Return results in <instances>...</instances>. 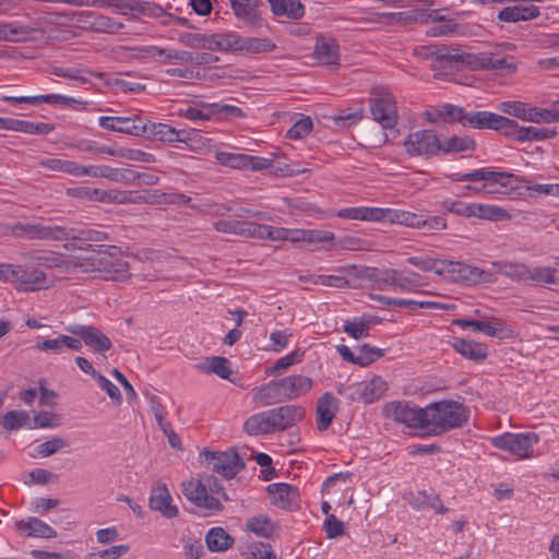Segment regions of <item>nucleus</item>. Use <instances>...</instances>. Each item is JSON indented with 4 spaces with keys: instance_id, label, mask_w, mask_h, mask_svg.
I'll use <instances>...</instances> for the list:
<instances>
[{
    "instance_id": "nucleus-1",
    "label": "nucleus",
    "mask_w": 559,
    "mask_h": 559,
    "mask_svg": "<svg viewBox=\"0 0 559 559\" xmlns=\"http://www.w3.org/2000/svg\"><path fill=\"white\" fill-rule=\"evenodd\" d=\"M74 278L99 277L126 282L131 277L130 266L118 247L88 245L74 254Z\"/></svg>"
},
{
    "instance_id": "nucleus-2",
    "label": "nucleus",
    "mask_w": 559,
    "mask_h": 559,
    "mask_svg": "<svg viewBox=\"0 0 559 559\" xmlns=\"http://www.w3.org/2000/svg\"><path fill=\"white\" fill-rule=\"evenodd\" d=\"M416 52L427 59H432L440 63L444 69L455 71L463 70L464 68L472 71L479 70H508L509 72L516 71V64L513 58H498L495 52H479L468 53L461 52L457 46L447 45H430L419 47Z\"/></svg>"
},
{
    "instance_id": "nucleus-3",
    "label": "nucleus",
    "mask_w": 559,
    "mask_h": 559,
    "mask_svg": "<svg viewBox=\"0 0 559 559\" xmlns=\"http://www.w3.org/2000/svg\"><path fill=\"white\" fill-rule=\"evenodd\" d=\"M306 409L299 405H284L250 416L243 429L251 436L283 431L305 418Z\"/></svg>"
},
{
    "instance_id": "nucleus-4",
    "label": "nucleus",
    "mask_w": 559,
    "mask_h": 559,
    "mask_svg": "<svg viewBox=\"0 0 559 559\" xmlns=\"http://www.w3.org/2000/svg\"><path fill=\"white\" fill-rule=\"evenodd\" d=\"M468 420V409L456 401H439L426 406L425 429L432 436L462 427Z\"/></svg>"
},
{
    "instance_id": "nucleus-5",
    "label": "nucleus",
    "mask_w": 559,
    "mask_h": 559,
    "mask_svg": "<svg viewBox=\"0 0 559 559\" xmlns=\"http://www.w3.org/2000/svg\"><path fill=\"white\" fill-rule=\"evenodd\" d=\"M440 116H447L450 122H457L465 128L499 130L510 124L509 118L490 111H465L463 107L444 104L440 107Z\"/></svg>"
},
{
    "instance_id": "nucleus-6",
    "label": "nucleus",
    "mask_w": 559,
    "mask_h": 559,
    "mask_svg": "<svg viewBox=\"0 0 559 559\" xmlns=\"http://www.w3.org/2000/svg\"><path fill=\"white\" fill-rule=\"evenodd\" d=\"M452 179L455 181H485L481 190L491 194H504L513 189L511 181L515 179V176L508 171L477 169L467 174L453 175Z\"/></svg>"
},
{
    "instance_id": "nucleus-7",
    "label": "nucleus",
    "mask_w": 559,
    "mask_h": 559,
    "mask_svg": "<svg viewBox=\"0 0 559 559\" xmlns=\"http://www.w3.org/2000/svg\"><path fill=\"white\" fill-rule=\"evenodd\" d=\"M370 111L374 121L383 129L396 126L399 115L394 96L385 87H374L371 93Z\"/></svg>"
},
{
    "instance_id": "nucleus-8",
    "label": "nucleus",
    "mask_w": 559,
    "mask_h": 559,
    "mask_svg": "<svg viewBox=\"0 0 559 559\" xmlns=\"http://www.w3.org/2000/svg\"><path fill=\"white\" fill-rule=\"evenodd\" d=\"M440 265V270H435V273L437 275L448 274L456 282H466L473 285L496 282V276L491 272L463 262L443 260Z\"/></svg>"
},
{
    "instance_id": "nucleus-9",
    "label": "nucleus",
    "mask_w": 559,
    "mask_h": 559,
    "mask_svg": "<svg viewBox=\"0 0 559 559\" xmlns=\"http://www.w3.org/2000/svg\"><path fill=\"white\" fill-rule=\"evenodd\" d=\"M539 436L535 432L512 433L506 432L492 439V445L499 450L508 451L519 460L534 456L533 445L538 443Z\"/></svg>"
},
{
    "instance_id": "nucleus-10",
    "label": "nucleus",
    "mask_w": 559,
    "mask_h": 559,
    "mask_svg": "<svg viewBox=\"0 0 559 559\" xmlns=\"http://www.w3.org/2000/svg\"><path fill=\"white\" fill-rule=\"evenodd\" d=\"M207 465L211 471L216 472L227 479L234 478L240 471L245 468V462L236 450L224 452L203 451Z\"/></svg>"
},
{
    "instance_id": "nucleus-11",
    "label": "nucleus",
    "mask_w": 559,
    "mask_h": 559,
    "mask_svg": "<svg viewBox=\"0 0 559 559\" xmlns=\"http://www.w3.org/2000/svg\"><path fill=\"white\" fill-rule=\"evenodd\" d=\"M383 414L386 418L405 424L411 428L425 429L426 407L411 406L407 402H391L384 405Z\"/></svg>"
},
{
    "instance_id": "nucleus-12",
    "label": "nucleus",
    "mask_w": 559,
    "mask_h": 559,
    "mask_svg": "<svg viewBox=\"0 0 559 559\" xmlns=\"http://www.w3.org/2000/svg\"><path fill=\"white\" fill-rule=\"evenodd\" d=\"M404 147L408 155L413 157L436 155L440 151V140L432 130H420L409 133Z\"/></svg>"
},
{
    "instance_id": "nucleus-13",
    "label": "nucleus",
    "mask_w": 559,
    "mask_h": 559,
    "mask_svg": "<svg viewBox=\"0 0 559 559\" xmlns=\"http://www.w3.org/2000/svg\"><path fill=\"white\" fill-rule=\"evenodd\" d=\"M12 231L17 237L31 240H63L70 236V230L63 226H44L40 224H16Z\"/></svg>"
},
{
    "instance_id": "nucleus-14",
    "label": "nucleus",
    "mask_w": 559,
    "mask_h": 559,
    "mask_svg": "<svg viewBox=\"0 0 559 559\" xmlns=\"http://www.w3.org/2000/svg\"><path fill=\"white\" fill-rule=\"evenodd\" d=\"M25 258L31 265L57 269L69 278H74V254L64 257L55 252H31Z\"/></svg>"
},
{
    "instance_id": "nucleus-15",
    "label": "nucleus",
    "mask_w": 559,
    "mask_h": 559,
    "mask_svg": "<svg viewBox=\"0 0 559 559\" xmlns=\"http://www.w3.org/2000/svg\"><path fill=\"white\" fill-rule=\"evenodd\" d=\"M76 26L83 31L116 34L124 25L109 16L93 11H83L76 14Z\"/></svg>"
},
{
    "instance_id": "nucleus-16",
    "label": "nucleus",
    "mask_w": 559,
    "mask_h": 559,
    "mask_svg": "<svg viewBox=\"0 0 559 559\" xmlns=\"http://www.w3.org/2000/svg\"><path fill=\"white\" fill-rule=\"evenodd\" d=\"M33 266L15 265L16 275L13 276V283L19 284L23 292H36L52 287L53 281L48 278L44 271Z\"/></svg>"
},
{
    "instance_id": "nucleus-17",
    "label": "nucleus",
    "mask_w": 559,
    "mask_h": 559,
    "mask_svg": "<svg viewBox=\"0 0 559 559\" xmlns=\"http://www.w3.org/2000/svg\"><path fill=\"white\" fill-rule=\"evenodd\" d=\"M183 496L199 508H205L211 511H221L223 504L221 501L207 493L206 485L201 479H190L182 484Z\"/></svg>"
},
{
    "instance_id": "nucleus-18",
    "label": "nucleus",
    "mask_w": 559,
    "mask_h": 559,
    "mask_svg": "<svg viewBox=\"0 0 559 559\" xmlns=\"http://www.w3.org/2000/svg\"><path fill=\"white\" fill-rule=\"evenodd\" d=\"M68 331L79 336L78 340H80L81 343L84 342L86 346L99 354L109 350L112 346L110 338L93 325H70Z\"/></svg>"
},
{
    "instance_id": "nucleus-19",
    "label": "nucleus",
    "mask_w": 559,
    "mask_h": 559,
    "mask_svg": "<svg viewBox=\"0 0 559 559\" xmlns=\"http://www.w3.org/2000/svg\"><path fill=\"white\" fill-rule=\"evenodd\" d=\"M271 503L283 510H293L298 506V488L288 484L278 483L267 486Z\"/></svg>"
},
{
    "instance_id": "nucleus-20",
    "label": "nucleus",
    "mask_w": 559,
    "mask_h": 559,
    "mask_svg": "<svg viewBox=\"0 0 559 559\" xmlns=\"http://www.w3.org/2000/svg\"><path fill=\"white\" fill-rule=\"evenodd\" d=\"M126 4L121 9V13L128 14L130 13L134 19L141 17H166L167 20L164 23H167L168 20L173 19L170 14H167L166 11L158 4L150 1H139V0H124Z\"/></svg>"
},
{
    "instance_id": "nucleus-21",
    "label": "nucleus",
    "mask_w": 559,
    "mask_h": 559,
    "mask_svg": "<svg viewBox=\"0 0 559 559\" xmlns=\"http://www.w3.org/2000/svg\"><path fill=\"white\" fill-rule=\"evenodd\" d=\"M313 57L322 66L336 68L340 64L337 40L332 37H319L314 45Z\"/></svg>"
},
{
    "instance_id": "nucleus-22",
    "label": "nucleus",
    "mask_w": 559,
    "mask_h": 559,
    "mask_svg": "<svg viewBox=\"0 0 559 559\" xmlns=\"http://www.w3.org/2000/svg\"><path fill=\"white\" fill-rule=\"evenodd\" d=\"M286 240L290 242L307 243H329V248L335 246V236L333 233L321 229H289L287 228Z\"/></svg>"
},
{
    "instance_id": "nucleus-23",
    "label": "nucleus",
    "mask_w": 559,
    "mask_h": 559,
    "mask_svg": "<svg viewBox=\"0 0 559 559\" xmlns=\"http://www.w3.org/2000/svg\"><path fill=\"white\" fill-rule=\"evenodd\" d=\"M148 504L153 511H158L167 519L176 518L179 513L178 508L171 504V496L165 484L152 489Z\"/></svg>"
},
{
    "instance_id": "nucleus-24",
    "label": "nucleus",
    "mask_w": 559,
    "mask_h": 559,
    "mask_svg": "<svg viewBox=\"0 0 559 559\" xmlns=\"http://www.w3.org/2000/svg\"><path fill=\"white\" fill-rule=\"evenodd\" d=\"M144 135L151 140H157L162 142H182L188 144V138H181V134H186V130H177L166 123H150L144 124Z\"/></svg>"
},
{
    "instance_id": "nucleus-25",
    "label": "nucleus",
    "mask_w": 559,
    "mask_h": 559,
    "mask_svg": "<svg viewBox=\"0 0 559 559\" xmlns=\"http://www.w3.org/2000/svg\"><path fill=\"white\" fill-rule=\"evenodd\" d=\"M285 401L305 395L312 388V380L302 374H293L280 379Z\"/></svg>"
},
{
    "instance_id": "nucleus-26",
    "label": "nucleus",
    "mask_w": 559,
    "mask_h": 559,
    "mask_svg": "<svg viewBox=\"0 0 559 559\" xmlns=\"http://www.w3.org/2000/svg\"><path fill=\"white\" fill-rule=\"evenodd\" d=\"M336 399L331 393H324L317 402V427L324 431L332 424L337 409Z\"/></svg>"
},
{
    "instance_id": "nucleus-27",
    "label": "nucleus",
    "mask_w": 559,
    "mask_h": 559,
    "mask_svg": "<svg viewBox=\"0 0 559 559\" xmlns=\"http://www.w3.org/2000/svg\"><path fill=\"white\" fill-rule=\"evenodd\" d=\"M452 347L464 358L475 362H483L488 356L487 346L472 340L455 338Z\"/></svg>"
},
{
    "instance_id": "nucleus-28",
    "label": "nucleus",
    "mask_w": 559,
    "mask_h": 559,
    "mask_svg": "<svg viewBox=\"0 0 559 559\" xmlns=\"http://www.w3.org/2000/svg\"><path fill=\"white\" fill-rule=\"evenodd\" d=\"M44 34L45 31L40 27H29L22 25H13L10 23H3L2 28V40L12 43H23L28 40H36L35 34Z\"/></svg>"
},
{
    "instance_id": "nucleus-29",
    "label": "nucleus",
    "mask_w": 559,
    "mask_h": 559,
    "mask_svg": "<svg viewBox=\"0 0 559 559\" xmlns=\"http://www.w3.org/2000/svg\"><path fill=\"white\" fill-rule=\"evenodd\" d=\"M386 389V382L381 377L374 376L369 382L357 385L355 393L359 401L369 404L379 400Z\"/></svg>"
},
{
    "instance_id": "nucleus-30",
    "label": "nucleus",
    "mask_w": 559,
    "mask_h": 559,
    "mask_svg": "<svg viewBox=\"0 0 559 559\" xmlns=\"http://www.w3.org/2000/svg\"><path fill=\"white\" fill-rule=\"evenodd\" d=\"M131 121L132 119L129 117H102L99 119V124L108 130L135 136H143L145 127L133 124Z\"/></svg>"
},
{
    "instance_id": "nucleus-31",
    "label": "nucleus",
    "mask_w": 559,
    "mask_h": 559,
    "mask_svg": "<svg viewBox=\"0 0 559 559\" xmlns=\"http://www.w3.org/2000/svg\"><path fill=\"white\" fill-rule=\"evenodd\" d=\"M95 153H96V155L97 154H108L111 156H118L120 158H124V159H129V160H133V162L145 163V164H153V163H156V160H157L156 157L152 153L143 151V150H139V148L122 147V148H119L118 151H115L108 146H100V148H97L95 151Z\"/></svg>"
},
{
    "instance_id": "nucleus-32",
    "label": "nucleus",
    "mask_w": 559,
    "mask_h": 559,
    "mask_svg": "<svg viewBox=\"0 0 559 559\" xmlns=\"http://www.w3.org/2000/svg\"><path fill=\"white\" fill-rule=\"evenodd\" d=\"M253 401L262 406L285 402L280 380H273L261 386L253 395Z\"/></svg>"
},
{
    "instance_id": "nucleus-33",
    "label": "nucleus",
    "mask_w": 559,
    "mask_h": 559,
    "mask_svg": "<svg viewBox=\"0 0 559 559\" xmlns=\"http://www.w3.org/2000/svg\"><path fill=\"white\" fill-rule=\"evenodd\" d=\"M64 347L72 350H80L82 348V343L78 338L68 335H59L56 338L44 340L35 346L38 350L51 352L53 354H61Z\"/></svg>"
},
{
    "instance_id": "nucleus-34",
    "label": "nucleus",
    "mask_w": 559,
    "mask_h": 559,
    "mask_svg": "<svg viewBox=\"0 0 559 559\" xmlns=\"http://www.w3.org/2000/svg\"><path fill=\"white\" fill-rule=\"evenodd\" d=\"M540 14L538 7L534 4L507 7L498 14V19L503 22L527 21L537 17Z\"/></svg>"
},
{
    "instance_id": "nucleus-35",
    "label": "nucleus",
    "mask_w": 559,
    "mask_h": 559,
    "mask_svg": "<svg viewBox=\"0 0 559 559\" xmlns=\"http://www.w3.org/2000/svg\"><path fill=\"white\" fill-rule=\"evenodd\" d=\"M235 15L250 25H257L260 22L258 13V0H229Z\"/></svg>"
},
{
    "instance_id": "nucleus-36",
    "label": "nucleus",
    "mask_w": 559,
    "mask_h": 559,
    "mask_svg": "<svg viewBox=\"0 0 559 559\" xmlns=\"http://www.w3.org/2000/svg\"><path fill=\"white\" fill-rule=\"evenodd\" d=\"M271 11L276 16L299 20L305 15V5L299 0H267Z\"/></svg>"
},
{
    "instance_id": "nucleus-37",
    "label": "nucleus",
    "mask_w": 559,
    "mask_h": 559,
    "mask_svg": "<svg viewBox=\"0 0 559 559\" xmlns=\"http://www.w3.org/2000/svg\"><path fill=\"white\" fill-rule=\"evenodd\" d=\"M214 229L218 233L231 234L242 237H253L254 222L238 219H219L214 223Z\"/></svg>"
},
{
    "instance_id": "nucleus-38",
    "label": "nucleus",
    "mask_w": 559,
    "mask_h": 559,
    "mask_svg": "<svg viewBox=\"0 0 559 559\" xmlns=\"http://www.w3.org/2000/svg\"><path fill=\"white\" fill-rule=\"evenodd\" d=\"M234 537L230 536L223 527H213L205 536L206 546L213 552L229 549L234 545Z\"/></svg>"
},
{
    "instance_id": "nucleus-39",
    "label": "nucleus",
    "mask_w": 559,
    "mask_h": 559,
    "mask_svg": "<svg viewBox=\"0 0 559 559\" xmlns=\"http://www.w3.org/2000/svg\"><path fill=\"white\" fill-rule=\"evenodd\" d=\"M17 527L27 536L40 538H53L57 536V532L52 527L36 518H29L27 521L19 522Z\"/></svg>"
},
{
    "instance_id": "nucleus-40",
    "label": "nucleus",
    "mask_w": 559,
    "mask_h": 559,
    "mask_svg": "<svg viewBox=\"0 0 559 559\" xmlns=\"http://www.w3.org/2000/svg\"><path fill=\"white\" fill-rule=\"evenodd\" d=\"M197 369L205 373H215L222 379H229L231 370L225 357L213 356L204 362L197 365Z\"/></svg>"
},
{
    "instance_id": "nucleus-41",
    "label": "nucleus",
    "mask_w": 559,
    "mask_h": 559,
    "mask_svg": "<svg viewBox=\"0 0 559 559\" xmlns=\"http://www.w3.org/2000/svg\"><path fill=\"white\" fill-rule=\"evenodd\" d=\"M475 147L476 142L467 135H453L440 141V151L444 153L472 152Z\"/></svg>"
},
{
    "instance_id": "nucleus-42",
    "label": "nucleus",
    "mask_w": 559,
    "mask_h": 559,
    "mask_svg": "<svg viewBox=\"0 0 559 559\" xmlns=\"http://www.w3.org/2000/svg\"><path fill=\"white\" fill-rule=\"evenodd\" d=\"M247 527L258 536L271 538L278 531L280 525L272 522L267 516L259 515L250 519Z\"/></svg>"
},
{
    "instance_id": "nucleus-43",
    "label": "nucleus",
    "mask_w": 559,
    "mask_h": 559,
    "mask_svg": "<svg viewBox=\"0 0 559 559\" xmlns=\"http://www.w3.org/2000/svg\"><path fill=\"white\" fill-rule=\"evenodd\" d=\"M39 165L48 170L64 173L74 177H79L80 164L60 158H44L39 160Z\"/></svg>"
},
{
    "instance_id": "nucleus-44",
    "label": "nucleus",
    "mask_w": 559,
    "mask_h": 559,
    "mask_svg": "<svg viewBox=\"0 0 559 559\" xmlns=\"http://www.w3.org/2000/svg\"><path fill=\"white\" fill-rule=\"evenodd\" d=\"M287 228L272 227L269 225L254 223L253 237L257 239H270L273 241L286 240Z\"/></svg>"
},
{
    "instance_id": "nucleus-45",
    "label": "nucleus",
    "mask_w": 559,
    "mask_h": 559,
    "mask_svg": "<svg viewBox=\"0 0 559 559\" xmlns=\"http://www.w3.org/2000/svg\"><path fill=\"white\" fill-rule=\"evenodd\" d=\"M498 109L506 115L527 121L531 105L518 100H508L500 103Z\"/></svg>"
},
{
    "instance_id": "nucleus-46",
    "label": "nucleus",
    "mask_w": 559,
    "mask_h": 559,
    "mask_svg": "<svg viewBox=\"0 0 559 559\" xmlns=\"http://www.w3.org/2000/svg\"><path fill=\"white\" fill-rule=\"evenodd\" d=\"M527 121L534 123L559 122V110L531 106Z\"/></svg>"
},
{
    "instance_id": "nucleus-47",
    "label": "nucleus",
    "mask_w": 559,
    "mask_h": 559,
    "mask_svg": "<svg viewBox=\"0 0 559 559\" xmlns=\"http://www.w3.org/2000/svg\"><path fill=\"white\" fill-rule=\"evenodd\" d=\"M453 323L460 325L462 328H473L474 331L483 332L488 336H499L501 329L492 325L490 322L478 321V320H466V319H455Z\"/></svg>"
},
{
    "instance_id": "nucleus-48",
    "label": "nucleus",
    "mask_w": 559,
    "mask_h": 559,
    "mask_svg": "<svg viewBox=\"0 0 559 559\" xmlns=\"http://www.w3.org/2000/svg\"><path fill=\"white\" fill-rule=\"evenodd\" d=\"M476 217L488 221H506L510 219L511 215L500 206L478 204Z\"/></svg>"
},
{
    "instance_id": "nucleus-49",
    "label": "nucleus",
    "mask_w": 559,
    "mask_h": 559,
    "mask_svg": "<svg viewBox=\"0 0 559 559\" xmlns=\"http://www.w3.org/2000/svg\"><path fill=\"white\" fill-rule=\"evenodd\" d=\"M386 222L416 228L418 215L407 211L388 209Z\"/></svg>"
},
{
    "instance_id": "nucleus-50",
    "label": "nucleus",
    "mask_w": 559,
    "mask_h": 559,
    "mask_svg": "<svg viewBox=\"0 0 559 559\" xmlns=\"http://www.w3.org/2000/svg\"><path fill=\"white\" fill-rule=\"evenodd\" d=\"M509 121L511 122L510 124L500 128L498 131L502 132L507 138L519 142L531 141V126L520 127L515 120L510 118Z\"/></svg>"
},
{
    "instance_id": "nucleus-51",
    "label": "nucleus",
    "mask_w": 559,
    "mask_h": 559,
    "mask_svg": "<svg viewBox=\"0 0 559 559\" xmlns=\"http://www.w3.org/2000/svg\"><path fill=\"white\" fill-rule=\"evenodd\" d=\"M557 270L550 266H537L530 269L528 281L538 285H548L556 283Z\"/></svg>"
},
{
    "instance_id": "nucleus-52",
    "label": "nucleus",
    "mask_w": 559,
    "mask_h": 559,
    "mask_svg": "<svg viewBox=\"0 0 559 559\" xmlns=\"http://www.w3.org/2000/svg\"><path fill=\"white\" fill-rule=\"evenodd\" d=\"M28 419L27 412L10 411L2 417L1 425L5 430H17L25 426Z\"/></svg>"
},
{
    "instance_id": "nucleus-53",
    "label": "nucleus",
    "mask_w": 559,
    "mask_h": 559,
    "mask_svg": "<svg viewBox=\"0 0 559 559\" xmlns=\"http://www.w3.org/2000/svg\"><path fill=\"white\" fill-rule=\"evenodd\" d=\"M52 74L57 75V76H61V78H66V79H69V80H74V81H79L81 83H87L88 80L87 78L83 76V75H80L81 72H87L92 75H95L97 78H103L104 76V73L103 72H93V71H88V70H81V69H70V68H63V67H57V66H53L50 68Z\"/></svg>"
},
{
    "instance_id": "nucleus-54",
    "label": "nucleus",
    "mask_w": 559,
    "mask_h": 559,
    "mask_svg": "<svg viewBox=\"0 0 559 559\" xmlns=\"http://www.w3.org/2000/svg\"><path fill=\"white\" fill-rule=\"evenodd\" d=\"M216 159L221 165L238 169H247L248 160H250L249 155L226 152H218L216 154Z\"/></svg>"
},
{
    "instance_id": "nucleus-55",
    "label": "nucleus",
    "mask_w": 559,
    "mask_h": 559,
    "mask_svg": "<svg viewBox=\"0 0 559 559\" xmlns=\"http://www.w3.org/2000/svg\"><path fill=\"white\" fill-rule=\"evenodd\" d=\"M396 307H404L411 310H416L418 308L425 309H440V310H451L454 309V305L441 304L436 301L428 300H411V299H399L396 302Z\"/></svg>"
},
{
    "instance_id": "nucleus-56",
    "label": "nucleus",
    "mask_w": 559,
    "mask_h": 559,
    "mask_svg": "<svg viewBox=\"0 0 559 559\" xmlns=\"http://www.w3.org/2000/svg\"><path fill=\"white\" fill-rule=\"evenodd\" d=\"M241 50H247L253 53L272 51L275 49V44L266 38L247 37L241 39Z\"/></svg>"
},
{
    "instance_id": "nucleus-57",
    "label": "nucleus",
    "mask_w": 559,
    "mask_h": 559,
    "mask_svg": "<svg viewBox=\"0 0 559 559\" xmlns=\"http://www.w3.org/2000/svg\"><path fill=\"white\" fill-rule=\"evenodd\" d=\"M302 354L299 350L292 352L290 354L280 358L266 372L271 376L281 374L290 366L301 360Z\"/></svg>"
},
{
    "instance_id": "nucleus-58",
    "label": "nucleus",
    "mask_w": 559,
    "mask_h": 559,
    "mask_svg": "<svg viewBox=\"0 0 559 559\" xmlns=\"http://www.w3.org/2000/svg\"><path fill=\"white\" fill-rule=\"evenodd\" d=\"M115 168L106 165L84 166L80 165L79 177L90 176L105 178L112 181Z\"/></svg>"
},
{
    "instance_id": "nucleus-59",
    "label": "nucleus",
    "mask_w": 559,
    "mask_h": 559,
    "mask_svg": "<svg viewBox=\"0 0 559 559\" xmlns=\"http://www.w3.org/2000/svg\"><path fill=\"white\" fill-rule=\"evenodd\" d=\"M151 203L157 204H187L191 198L183 193H153L150 194Z\"/></svg>"
},
{
    "instance_id": "nucleus-60",
    "label": "nucleus",
    "mask_w": 559,
    "mask_h": 559,
    "mask_svg": "<svg viewBox=\"0 0 559 559\" xmlns=\"http://www.w3.org/2000/svg\"><path fill=\"white\" fill-rule=\"evenodd\" d=\"M370 325L367 322L353 320L345 321L343 331L354 337L355 340H361L369 335Z\"/></svg>"
},
{
    "instance_id": "nucleus-61",
    "label": "nucleus",
    "mask_w": 559,
    "mask_h": 559,
    "mask_svg": "<svg viewBox=\"0 0 559 559\" xmlns=\"http://www.w3.org/2000/svg\"><path fill=\"white\" fill-rule=\"evenodd\" d=\"M313 128L310 117H304L296 121L293 127L287 131L286 136L289 139H301L309 134Z\"/></svg>"
},
{
    "instance_id": "nucleus-62",
    "label": "nucleus",
    "mask_w": 559,
    "mask_h": 559,
    "mask_svg": "<svg viewBox=\"0 0 559 559\" xmlns=\"http://www.w3.org/2000/svg\"><path fill=\"white\" fill-rule=\"evenodd\" d=\"M158 56H165V58L169 61H176L180 64H187L192 61V52L186 50H173V49H163V48H154Z\"/></svg>"
},
{
    "instance_id": "nucleus-63",
    "label": "nucleus",
    "mask_w": 559,
    "mask_h": 559,
    "mask_svg": "<svg viewBox=\"0 0 559 559\" xmlns=\"http://www.w3.org/2000/svg\"><path fill=\"white\" fill-rule=\"evenodd\" d=\"M68 442L62 438H53L51 440L43 442L38 447V454L43 457L50 456L57 453L59 450L66 448Z\"/></svg>"
},
{
    "instance_id": "nucleus-64",
    "label": "nucleus",
    "mask_w": 559,
    "mask_h": 559,
    "mask_svg": "<svg viewBox=\"0 0 559 559\" xmlns=\"http://www.w3.org/2000/svg\"><path fill=\"white\" fill-rule=\"evenodd\" d=\"M246 559H276L270 544L259 543L245 554Z\"/></svg>"
}]
</instances>
